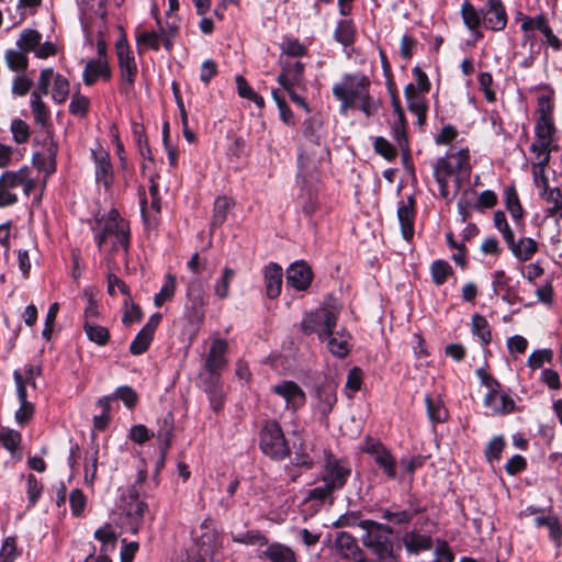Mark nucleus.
<instances>
[{"instance_id": "43", "label": "nucleus", "mask_w": 562, "mask_h": 562, "mask_svg": "<svg viewBox=\"0 0 562 562\" xmlns=\"http://www.w3.org/2000/svg\"><path fill=\"white\" fill-rule=\"evenodd\" d=\"M505 202L506 207L512 214L513 218L515 221H520L524 215V210L515 187H508L505 189Z\"/></svg>"}, {"instance_id": "11", "label": "nucleus", "mask_w": 562, "mask_h": 562, "mask_svg": "<svg viewBox=\"0 0 562 562\" xmlns=\"http://www.w3.org/2000/svg\"><path fill=\"white\" fill-rule=\"evenodd\" d=\"M161 321V314L156 313L150 316L146 325L139 330L135 339L131 342L130 351L134 356L143 355L154 338V333Z\"/></svg>"}, {"instance_id": "49", "label": "nucleus", "mask_w": 562, "mask_h": 562, "mask_svg": "<svg viewBox=\"0 0 562 562\" xmlns=\"http://www.w3.org/2000/svg\"><path fill=\"white\" fill-rule=\"evenodd\" d=\"M425 402L430 420L440 423L447 419L448 412L442 406L440 401L432 400L430 396L427 395Z\"/></svg>"}, {"instance_id": "26", "label": "nucleus", "mask_w": 562, "mask_h": 562, "mask_svg": "<svg viewBox=\"0 0 562 562\" xmlns=\"http://www.w3.org/2000/svg\"><path fill=\"white\" fill-rule=\"evenodd\" d=\"M227 350V344L224 339H214L210 349L209 357L206 359L205 367L211 374H214L217 370L223 368L226 363L225 352Z\"/></svg>"}, {"instance_id": "30", "label": "nucleus", "mask_w": 562, "mask_h": 562, "mask_svg": "<svg viewBox=\"0 0 562 562\" xmlns=\"http://www.w3.org/2000/svg\"><path fill=\"white\" fill-rule=\"evenodd\" d=\"M4 60L9 69L18 74L24 72L29 66L27 54L18 46L5 52Z\"/></svg>"}, {"instance_id": "24", "label": "nucleus", "mask_w": 562, "mask_h": 562, "mask_svg": "<svg viewBox=\"0 0 562 562\" xmlns=\"http://www.w3.org/2000/svg\"><path fill=\"white\" fill-rule=\"evenodd\" d=\"M148 509L145 502H127L123 508L127 528L136 533L143 522L144 514Z\"/></svg>"}, {"instance_id": "19", "label": "nucleus", "mask_w": 562, "mask_h": 562, "mask_svg": "<svg viewBox=\"0 0 562 562\" xmlns=\"http://www.w3.org/2000/svg\"><path fill=\"white\" fill-rule=\"evenodd\" d=\"M261 557L270 562H297L292 548L280 542H271L265 546Z\"/></svg>"}, {"instance_id": "8", "label": "nucleus", "mask_w": 562, "mask_h": 562, "mask_svg": "<svg viewBox=\"0 0 562 562\" xmlns=\"http://www.w3.org/2000/svg\"><path fill=\"white\" fill-rule=\"evenodd\" d=\"M350 475L351 469L347 462L338 460L331 454L327 456L322 475L323 483H327L334 491H338L346 485Z\"/></svg>"}, {"instance_id": "2", "label": "nucleus", "mask_w": 562, "mask_h": 562, "mask_svg": "<svg viewBox=\"0 0 562 562\" xmlns=\"http://www.w3.org/2000/svg\"><path fill=\"white\" fill-rule=\"evenodd\" d=\"M470 172V153L468 149L450 151L445 157L439 158L434 165V176L439 184L440 195L448 201L451 200L447 178L457 175L456 190L458 191L460 189V178H469Z\"/></svg>"}, {"instance_id": "15", "label": "nucleus", "mask_w": 562, "mask_h": 562, "mask_svg": "<svg viewBox=\"0 0 562 562\" xmlns=\"http://www.w3.org/2000/svg\"><path fill=\"white\" fill-rule=\"evenodd\" d=\"M82 76L83 82L87 86H92L99 78L109 80L111 78V70L106 56H99L97 59L89 60L86 64Z\"/></svg>"}, {"instance_id": "63", "label": "nucleus", "mask_w": 562, "mask_h": 562, "mask_svg": "<svg viewBox=\"0 0 562 562\" xmlns=\"http://www.w3.org/2000/svg\"><path fill=\"white\" fill-rule=\"evenodd\" d=\"M505 447V441L502 437H494L487 445L485 456L490 462L498 460Z\"/></svg>"}, {"instance_id": "37", "label": "nucleus", "mask_w": 562, "mask_h": 562, "mask_svg": "<svg viewBox=\"0 0 562 562\" xmlns=\"http://www.w3.org/2000/svg\"><path fill=\"white\" fill-rule=\"evenodd\" d=\"M136 43L139 48L158 50L161 44L160 32L136 31Z\"/></svg>"}, {"instance_id": "27", "label": "nucleus", "mask_w": 562, "mask_h": 562, "mask_svg": "<svg viewBox=\"0 0 562 562\" xmlns=\"http://www.w3.org/2000/svg\"><path fill=\"white\" fill-rule=\"evenodd\" d=\"M536 138L540 140H547L551 144L554 142L555 127L551 116V110L541 109L540 117L538 119L535 126Z\"/></svg>"}, {"instance_id": "46", "label": "nucleus", "mask_w": 562, "mask_h": 562, "mask_svg": "<svg viewBox=\"0 0 562 562\" xmlns=\"http://www.w3.org/2000/svg\"><path fill=\"white\" fill-rule=\"evenodd\" d=\"M21 443V435L19 431L10 428H0V445L9 450L12 454L19 449Z\"/></svg>"}, {"instance_id": "6", "label": "nucleus", "mask_w": 562, "mask_h": 562, "mask_svg": "<svg viewBox=\"0 0 562 562\" xmlns=\"http://www.w3.org/2000/svg\"><path fill=\"white\" fill-rule=\"evenodd\" d=\"M339 308L336 306H322L305 316L301 323L302 331L305 335L317 334L319 339H325L331 334L337 324Z\"/></svg>"}, {"instance_id": "36", "label": "nucleus", "mask_w": 562, "mask_h": 562, "mask_svg": "<svg viewBox=\"0 0 562 562\" xmlns=\"http://www.w3.org/2000/svg\"><path fill=\"white\" fill-rule=\"evenodd\" d=\"M233 201L226 196H218L214 203V214L212 217V227L221 226L227 217L228 212L233 206Z\"/></svg>"}, {"instance_id": "31", "label": "nucleus", "mask_w": 562, "mask_h": 562, "mask_svg": "<svg viewBox=\"0 0 562 562\" xmlns=\"http://www.w3.org/2000/svg\"><path fill=\"white\" fill-rule=\"evenodd\" d=\"M405 97L408 101L409 110L417 115L418 122L423 124L426 119L427 109L420 95L416 93V87L413 83L406 86Z\"/></svg>"}, {"instance_id": "56", "label": "nucleus", "mask_w": 562, "mask_h": 562, "mask_svg": "<svg viewBox=\"0 0 562 562\" xmlns=\"http://www.w3.org/2000/svg\"><path fill=\"white\" fill-rule=\"evenodd\" d=\"M530 149L532 153L537 154L538 161L541 164H549L550 154L553 149V144L547 140L535 139L531 144Z\"/></svg>"}, {"instance_id": "25", "label": "nucleus", "mask_w": 562, "mask_h": 562, "mask_svg": "<svg viewBox=\"0 0 562 562\" xmlns=\"http://www.w3.org/2000/svg\"><path fill=\"white\" fill-rule=\"evenodd\" d=\"M335 550L339 557L346 560H356L360 554V549L356 539L347 532L337 533L335 539Z\"/></svg>"}, {"instance_id": "39", "label": "nucleus", "mask_w": 562, "mask_h": 562, "mask_svg": "<svg viewBox=\"0 0 562 562\" xmlns=\"http://www.w3.org/2000/svg\"><path fill=\"white\" fill-rule=\"evenodd\" d=\"M237 91L239 97L254 102L259 109L265 106V100L248 85L243 76L236 77Z\"/></svg>"}, {"instance_id": "14", "label": "nucleus", "mask_w": 562, "mask_h": 562, "mask_svg": "<svg viewBox=\"0 0 562 562\" xmlns=\"http://www.w3.org/2000/svg\"><path fill=\"white\" fill-rule=\"evenodd\" d=\"M312 279V270L304 261L294 262L286 270V283L299 291L306 290Z\"/></svg>"}, {"instance_id": "1", "label": "nucleus", "mask_w": 562, "mask_h": 562, "mask_svg": "<svg viewBox=\"0 0 562 562\" xmlns=\"http://www.w3.org/2000/svg\"><path fill=\"white\" fill-rule=\"evenodd\" d=\"M370 80L363 75H346L333 87L334 97L341 102V112L355 108L367 116L375 114L380 102L370 95Z\"/></svg>"}, {"instance_id": "42", "label": "nucleus", "mask_w": 562, "mask_h": 562, "mask_svg": "<svg viewBox=\"0 0 562 562\" xmlns=\"http://www.w3.org/2000/svg\"><path fill=\"white\" fill-rule=\"evenodd\" d=\"M177 280L173 274H167L165 283L160 291L155 295L154 303L156 306H161L164 303L170 301L176 292Z\"/></svg>"}, {"instance_id": "51", "label": "nucleus", "mask_w": 562, "mask_h": 562, "mask_svg": "<svg viewBox=\"0 0 562 562\" xmlns=\"http://www.w3.org/2000/svg\"><path fill=\"white\" fill-rule=\"evenodd\" d=\"M461 15H462L464 24L470 30H475L481 23L480 14L477 13V11L473 7V4L468 0H465L462 3Z\"/></svg>"}, {"instance_id": "20", "label": "nucleus", "mask_w": 562, "mask_h": 562, "mask_svg": "<svg viewBox=\"0 0 562 562\" xmlns=\"http://www.w3.org/2000/svg\"><path fill=\"white\" fill-rule=\"evenodd\" d=\"M484 404L492 409L494 414H507L514 411L515 402L507 394H501L496 389H492L484 398Z\"/></svg>"}, {"instance_id": "13", "label": "nucleus", "mask_w": 562, "mask_h": 562, "mask_svg": "<svg viewBox=\"0 0 562 562\" xmlns=\"http://www.w3.org/2000/svg\"><path fill=\"white\" fill-rule=\"evenodd\" d=\"M484 23L493 31H502L507 24V13L501 0H487L482 10Z\"/></svg>"}, {"instance_id": "58", "label": "nucleus", "mask_w": 562, "mask_h": 562, "mask_svg": "<svg viewBox=\"0 0 562 562\" xmlns=\"http://www.w3.org/2000/svg\"><path fill=\"white\" fill-rule=\"evenodd\" d=\"M548 166V164H541V162H535L532 165V175H533V181L541 190V195L548 192L550 189L548 187V178L544 173V169Z\"/></svg>"}, {"instance_id": "44", "label": "nucleus", "mask_w": 562, "mask_h": 562, "mask_svg": "<svg viewBox=\"0 0 562 562\" xmlns=\"http://www.w3.org/2000/svg\"><path fill=\"white\" fill-rule=\"evenodd\" d=\"M233 541L247 546L265 547L268 544V538L259 530H248L243 533L234 535Z\"/></svg>"}, {"instance_id": "62", "label": "nucleus", "mask_w": 562, "mask_h": 562, "mask_svg": "<svg viewBox=\"0 0 562 562\" xmlns=\"http://www.w3.org/2000/svg\"><path fill=\"white\" fill-rule=\"evenodd\" d=\"M272 97L279 108L281 120L288 125H293L294 124L293 113L290 110V108L286 105L284 99L280 97L279 91L273 90Z\"/></svg>"}, {"instance_id": "9", "label": "nucleus", "mask_w": 562, "mask_h": 562, "mask_svg": "<svg viewBox=\"0 0 562 562\" xmlns=\"http://www.w3.org/2000/svg\"><path fill=\"white\" fill-rule=\"evenodd\" d=\"M337 387L338 384L333 379H326L315 386L312 398L316 411L322 415L327 416L333 411L337 402Z\"/></svg>"}, {"instance_id": "55", "label": "nucleus", "mask_w": 562, "mask_h": 562, "mask_svg": "<svg viewBox=\"0 0 562 562\" xmlns=\"http://www.w3.org/2000/svg\"><path fill=\"white\" fill-rule=\"evenodd\" d=\"M13 139L18 144H24L30 138V126L26 122L20 119H15L11 122L10 126Z\"/></svg>"}, {"instance_id": "21", "label": "nucleus", "mask_w": 562, "mask_h": 562, "mask_svg": "<svg viewBox=\"0 0 562 562\" xmlns=\"http://www.w3.org/2000/svg\"><path fill=\"white\" fill-rule=\"evenodd\" d=\"M327 347L331 355L344 358L350 350V335L345 330H331V334L325 336Z\"/></svg>"}, {"instance_id": "40", "label": "nucleus", "mask_w": 562, "mask_h": 562, "mask_svg": "<svg viewBox=\"0 0 562 562\" xmlns=\"http://www.w3.org/2000/svg\"><path fill=\"white\" fill-rule=\"evenodd\" d=\"M472 333L480 338L482 345L486 346L491 342V329L484 316L475 314L472 317Z\"/></svg>"}, {"instance_id": "61", "label": "nucleus", "mask_w": 562, "mask_h": 562, "mask_svg": "<svg viewBox=\"0 0 562 562\" xmlns=\"http://www.w3.org/2000/svg\"><path fill=\"white\" fill-rule=\"evenodd\" d=\"M98 447H93L90 457L85 465V480L87 483H92L97 475L98 469Z\"/></svg>"}, {"instance_id": "60", "label": "nucleus", "mask_w": 562, "mask_h": 562, "mask_svg": "<svg viewBox=\"0 0 562 562\" xmlns=\"http://www.w3.org/2000/svg\"><path fill=\"white\" fill-rule=\"evenodd\" d=\"M56 72L52 68H45L41 71L37 82V90L34 92H38L40 95H46L48 93V89L50 83L54 81Z\"/></svg>"}, {"instance_id": "18", "label": "nucleus", "mask_w": 562, "mask_h": 562, "mask_svg": "<svg viewBox=\"0 0 562 562\" xmlns=\"http://www.w3.org/2000/svg\"><path fill=\"white\" fill-rule=\"evenodd\" d=\"M92 156L95 164L97 181L102 182L106 188L110 187L113 180V173L109 154L100 147L97 150H92Z\"/></svg>"}, {"instance_id": "50", "label": "nucleus", "mask_w": 562, "mask_h": 562, "mask_svg": "<svg viewBox=\"0 0 562 562\" xmlns=\"http://www.w3.org/2000/svg\"><path fill=\"white\" fill-rule=\"evenodd\" d=\"M69 94V82L60 74H56L53 81L52 97L57 103H63Z\"/></svg>"}, {"instance_id": "53", "label": "nucleus", "mask_w": 562, "mask_h": 562, "mask_svg": "<svg viewBox=\"0 0 562 562\" xmlns=\"http://www.w3.org/2000/svg\"><path fill=\"white\" fill-rule=\"evenodd\" d=\"M336 40L345 46L350 45L355 37V27L350 21L344 20L339 22L336 32Z\"/></svg>"}, {"instance_id": "54", "label": "nucleus", "mask_w": 562, "mask_h": 562, "mask_svg": "<svg viewBox=\"0 0 562 562\" xmlns=\"http://www.w3.org/2000/svg\"><path fill=\"white\" fill-rule=\"evenodd\" d=\"M452 273L451 266L445 260H437L431 265L432 280L437 285L446 282L447 278Z\"/></svg>"}, {"instance_id": "57", "label": "nucleus", "mask_w": 562, "mask_h": 562, "mask_svg": "<svg viewBox=\"0 0 562 562\" xmlns=\"http://www.w3.org/2000/svg\"><path fill=\"white\" fill-rule=\"evenodd\" d=\"M94 538L102 542L103 547H106L111 544L112 548H114L115 542L117 540V536L115 531L113 530L112 526L106 524L103 527L97 529L94 531ZM106 550V548H104Z\"/></svg>"}, {"instance_id": "23", "label": "nucleus", "mask_w": 562, "mask_h": 562, "mask_svg": "<svg viewBox=\"0 0 562 562\" xmlns=\"http://www.w3.org/2000/svg\"><path fill=\"white\" fill-rule=\"evenodd\" d=\"M282 268L277 263H270L265 268L266 294L270 299H276L281 293Z\"/></svg>"}, {"instance_id": "17", "label": "nucleus", "mask_w": 562, "mask_h": 562, "mask_svg": "<svg viewBox=\"0 0 562 562\" xmlns=\"http://www.w3.org/2000/svg\"><path fill=\"white\" fill-rule=\"evenodd\" d=\"M521 30L525 33H528L533 30L542 31V34L546 36L549 45H551L554 49L561 48L560 40L553 34L547 20L542 15L536 18H525L521 23Z\"/></svg>"}, {"instance_id": "47", "label": "nucleus", "mask_w": 562, "mask_h": 562, "mask_svg": "<svg viewBox=\"0 0 562 562\" xmlns=\"http://www.w3.org/2000/svg\"><path fill=\"white\" fill-rule=\"evenodd\" d=\"M31 109L33 111L34 119L37 124L44 125L46 121L49 119V112L47 110V106L42 101V95H40L38 92H32Z\"/></svg>"}, {"instance_id": "64", "label": "nucleus", "mask_w": 562, "mask_h": 562, "mask_svg": "<svg viewBox=\"0 0 562 562\" xmlns=\"http://www.w3.org/2000/svg\"><path fill=\"white\" fill-rule=\"evenodd\" d=\"M154 436L145 425H135L130 430V439L135 443L142 445Z\"/></svg>"}, {"instance_id": "35", "label": "nucleus", "mask_w": 562, "mask_h": 562, "mask_svg": "<svg viewBox=\"0 0 562 562\" xmlns=\"http://www.w3.org/2000/svg\"><path fill=\"white\" fill-rule=\"evenodd\" d=\"M26 173H30L27 167L20 168L16 171H5L0 177V184L8 190L18 188L26 181Z\"/></svg>"}, {"instance_id": "12", "label": "nucleus", "mask_w": 562, "mask_h": 562, "mask_svg": "<svg viewBox=\"0 0 562 562\" xmlns=\"http://www.w3.org/2000/svg\"><path fill=\"white\" fill-rule=\"evenodd\" d=\"M282 71L278 77V82L283 89L301 87L304 83V65L296 60L281 61Z\"/></svg>"}, {"instance_id": "34", "label": "nucleus", "mask_w": 562, "mask_h": 562, "mask_svg": "<svg viewBox=\"0 0 562 562\" xmlns=\"http://www.w3.org/2000/svg\"><path fill=\"white\" fill-rule=\"evenodd\" d=\"M42 35L36 30L27 29L24 30L20 37L16 41V46L24 50L26 54L29 52L36 50L37 46L41 44Z\"/></svg>"}, {"instance_id": "52", "label": "nucleus", "mask_w": 562, "mask_h": 562, "mask_svg": "<svg viewBox=\"0 0 562 562\" xmlns=\"http://www.w3.org/2000/svg\"><path fill=\"white\" fill-rule=\"evenodd\" d=\"M374 461L384 471L387 477H395V460L387 449H385L384 451H380L379 454L374 457Z\"/></svg>"}, {"instance_id": "4", "label": "nucleus", "mask_w": 562, "mask_h": 562, "mask_svg": "<svg viewBox=\"0 0 562 562\" xmlns=\"http://www.w3.org/2000/svg\"><path fill=\"white\" fill-rule=\"evenodd\" d=\"M93 231L99 249L108 245L109 237H115V243L122 246L124 252L127 251L128 226L116 210H111L105 218L98 221Z\"/></svg>"}, {"instance_id": "16", "label": "nucleus", "mask_w": 562, "mask_h": 562, "mask_svg": "<svg viewBox=\"0 0 562 562\" xmlns=\"http://www.w3.org/2000/svg\"><path fill=\"white\" fill-rule=\"evenodd\" d=\"M188 301L186 304L188 317L192 323H201L204 316L203 306L204 297L200 285H191L188 288Z\"/></svg>"}, {"instance_id": "38", "label": "nucleus", "mask_w": 562, "mask_h": 562, "mask_svg": "<svg viewBox=\"0 0 562 562\" xmlns=\"http://www.w3.org/2000/svg\"><path fill=\"white\" fill-rule=\"evenodd\" d=\"M541 196L551 204L546 211V216L554 217L559 215L562 218V191L559 188H553Z\"/></svg>"}, {"instance_id": "48", "label": "nucleus", "mask_w": 562, "mask_h": 562, "mask_svg": "<svg viewBox=\"0 0 562 562\" xmlns=\"http://www.w3.org/2000/svg\"><path fill=\"white\" fill-rule=\"evenodd\" d=\"M89 108H90V100L86 95H83L79 92H76L72 94L70 103H69L70 114L82 119L87 115Z\"/></svg>"}, {"instance_id": "10", "label": "nucleus", "mask_w": 562, "mask_h": 562, "mask_svg": "<svg viewBox=\"0 0 562 562\" xmlns=\"http://www.w3.org/2000/svg\"><path fill=\"white\" fill-rule=\"evenodd\" d=\"M271 391L282 397L288 409L297 411L306 402V395L294 381H282L271 387Z\"/></svg>"}, {"instance_id": "22", "label": "nucleus", "mask_w": 562, "mask_h": 562, "mask_svg": "<svg viewBox=\"0 0 562 562\" xmlns=\"http://www.w3.org/2000/svg\"><path fill=\"white\" fill-rule=\"evenodd\" d=\"M397 217L401 225V231L404 239L411 240L414 235V201L408 199L407 203H402L397 210Z\"/></svg>"}, {"instance_id": "45", "label": "nucleus", "mask_w": 562, "mask_h": 562, "mask_svg": "<svg viewBox=\"0 0 562 562\" xmlns=\"http://www.w3.org/2000/svg\"><path fill=\"white\" fill-rule=\"evenodd\" d=\"M172 420L170 416H167L161 422V425L157 431V438L160 445V451L162 457H165L166 451L170 447L171 438H172Z\"/></svg>"}, {"instance_id": "3", "label": "nucleus", "mask_w": 562, "mask_h": 562, "mask_svg": "<svg viewBox=\"0 0 562 562\" xmlns=\"http://www.w3.org/2000/svg\"><path fill=\"white\" fill-rule=\"evenodd\" d=\"M359 526L366 531L361 537L362 544L375 554L379 561H393V542L390 536L393 529L371 519L361 520Z\"/></svg>"}, {"instance_id": "5", "label": "nucleus", "mask_w": 562, "mask_h": 562, "mask_svg": "<svg viewBox=\"0 0 562 562\" xmlns=\"http://www.w3.org/2000/svg\"><path fill=\"white\" fill-rule=\"evenodd\" d=\"M259 447L266 456L274 460H282L290 454L283 430L276 420H267L263 424L260 430Z\"/></svg>"}, {"instance_id": "41", "label": "nucleus", "mask_w": 562, "mask_h": 562, "mask_svg": "<svg viewBox=\"0 0 562 562\" xmlns=\"http://www.w3.org/2000/svg\"><path fill=\"white\" fill-rule=\"evenodd\" d=\"M236 276L233 268L225 267L222 276L216 280L214 285V293L220 299H226L229 294V284Z\"/></svg>"}, {"instance_id": "7", "label": "nucleus", "mask_w": 562, "mask_h": 562, "mask_svg": "<svg viewBox=\"0 0 562 562\" xmlns=\"http://www.w3.org/2000/svg\"><path fill=\"white\" fill-rule=\"evenodd\" d=\"M116 55L122 79L121 92L128 93L134 86L137 76V65L126 41L123 38L116 43Z\"/></svg>"}, {"instance_id": "29", "label": "nucleus", "mask_w": 562, "mask_h": 562, "mask_svg": "<svg viewBox=\"0 0 562 562\" xmlns=\"http://www.w3.org/2000/svg\"><path fill=\"white\" fill-rule=\"evenodd\" d=\"M403 543L408 552L418 553L429 550L432 547V539L429 536L411 531L403 536Z\"/></svg>"}, {"instance_id": "28", "label": "nucleus", "mask_w": 562, "mask_h": 562, "mask_svg": "<svg viewBox=\"0 0 562 562\" xmlns=\"http://www.w3.org/2000/svg\"><path fill=\"white\" fill-rule=\"evenodd\" d=\"M507 245L519 261H528L538 250L537 241L529 237L520 238L518 241L513 237V243Z\"/></svg>"}, {"instance_id": "59", "label": "nucleus", "mask_w": 562, "mask_h": 562, "mask_svg": "<svg viewBox=\"0 0 562 562\" xmlns=\"http://www.w3.org/2000/svg\"><path fill=\"white\" fill-rule=\"evenodd\" d=\"M494 225L503 234L506 244H512L514 233L507 223L504 212L497 211L494 213Z\"/></svg>"}, {"instance_id": "32", "label": "nucleus", "mask_w": 562, "mask_h": 562, "mask_svg": "<svg viewBox=\"0 0 562 562\" xmlns=\"http://www.w3.org/2000/svg\"><path fill=\"white\" fill-rule=\"evenodd\" d=\"M205 392L209 395L212 409L218 413L224 405V391L215 376H211L210 381L206 383Z\"/></svg>"}, {"instance_id": "33", "label": "nucleus", "mask_w": 562, "mask_h": 562, "mask_svg": "<svg viewBox=\"0 0 562 562\" xmlns=\"http://www.w3.org/2000/svg\"><path fill=\"white\" fill-rule=\"evenodd\" d=\"M83 329L89 340L98 346H105L109 342L110 333L108 328L88 321L85 322Z\"/></svg>"}]
</instances>
